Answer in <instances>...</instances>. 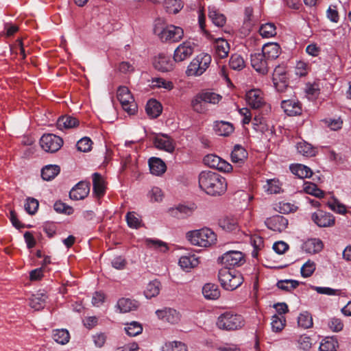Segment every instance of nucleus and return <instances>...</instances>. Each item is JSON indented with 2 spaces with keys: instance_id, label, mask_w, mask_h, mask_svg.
I'll use <instances>...</instances> for the list:
<instances>
[{
  "instance_id": "1",
  "label": "nucleus",
  "mask_w": 351,
  "mask_h": 351,
  "mask_svg": "<svg viewBox=\"0 0 351 351\" xmlns=\"http://www.w3.org/2000/svg\"><path fill=\"white\" fill-rule=\"evenodd\" d=\"M199 188L212 196L223 195L227 190L226 179L217 173L210 171H202L198 177Z\"/></svg>"
},
{
  "instance_id": "2",
  "label": "nucleus",
  "mask_w": 351,
  "mask_h": 351,
  "mask_svg": "<svg viewBox=\"0 0 351 351\" xmlns=\"http://www.w3.org/2000/svg\"><path fill=\"white\" fill-rule=\"evenodd\" d=\"M188 241L195 246L208 247L217 242V234L210 228H202L189 231L186 234Z\"/></svg>"
},
{
  "instance_id": "3",
  "label": "nucleus",
  "mask_w": 351,
  "mask_h": 351,
  "mask_svg": "<svg viewBox=\"0 0 351 351\" xmlns=\"http://www.w3.org/2000/svg\"><path fill=\"white\" fill-rule=\"evenodd\" d=\"M216 325L221 330H235L241 328L245 325V320L240 315L226 311L218 317Z\"/></svg>"
},
{
  "instance_id": "4",
  "label": "nucleus",
  "mask_w": 351,
  "mask_h": 351,
  "mask_svg": "<svg viewBox=\"0 0 351 351\" xmlns=\"http://www.w3.org/2000/svg\"><path fill=\"white\" fill-rule=\"evenodd\" d=\"M218 276L221 286L228 291L236 289L243 281V276L239 271L228 268L221 269Z\"/></svg>"
},
{
  "instance_id": "5",
  "label": "nucleus",
  "mask_w": 351,
  "mask_h": 351,
  "mask_svg": "<svg viewBox=\"0 0 351 351\" xmlns=\"http://www.w3.org/2000/svg\"><path fill=\"white\" fill-rule=\"evenodd\" d=\"M211 62V56L208 53H200L196 56L189 64L186 74L188 76H199L208 68Z\"/></svg>"
},
{
  "instance_id": "6",
  "label": "nucleus",
  "mask_w": 351,
  "mask_h": 351,
  "mask_svg": "<svg viewBox=\"0 0 351 351\" xmlns=\"http://www.w3.org/2000/svg\"><path fill=\"white\" fill-rule=\"evenodd\" d=\"M117 99L122 108L129 114H134L137 110V105L130 90L126 86H120L117 90Z\"/></svg>"
},
{
  "instance_id": "7",
  "label": "nucleus",
  "mask_w": 351,
  "mask_h": 351,
  "mask_svg": "<svg viewBox=\"0 0 351 351\" xmlns=\"http://www.w3.org/2000/svg\"><path fill=\"white\" fill-rule=\"evenodd\" d=\"M224 268L240 267L245 262L244 254L239 250H230L225 252L219 258Z\"/></svg>"
},
{
  "instance_id": "8",
  "label": "nucleus",
  "mask_w": 351,
  "mask_h": 351,
  "mask_svg": "<svg viewBox=\"0 0 351 351\" xmlns=\"http://www.w3.org/2000/svg\"><path fill=\"white\" fill-rule=\"evenodd\" d=\"M40 145L45 152L54 153L61 148L63 140L55 134H45L40 138Z\"/></svg>"
},
{
  "instance_id": "9",
  "label": "nucleus",
  "mask_w": 351,
  "mask_h": 351,
  "mask_svg": "<svg viewBox=\"0 0 351 351\" xmlns=\"http://www.w3.org/2000/svg\"><path fill=\"white\" fill-rule=\"evenodd\" d=\"M203 161L206 166L221 171L230 172L232 169V167L229 162L215 154L206 155Z\"/></svg>"
},
{
  "instance_id": "10",
  "label": "nucleus",
  "mask_w": 351,
  "mask_h": 351,
  "mask_svg": "<svg viewBox=\"0 0 351 351\" xmlns=\"http://www.w3.org/2000/svg\"><path fill=\"white\" fill-rule=\"evenodd\" d=\"M195 43L190 40H186L181 43L175 49L173 59L175 62H182L188 59L193 53Z\"/></svg>"
},
{
  "instance_id": "11",
  "label": "nucleus",
  "mask_w": 351,
  "mask_h": 351,
  "mask_svg": "<svg viewBox=\"0 0 351 351\" xmlns=\"http://www.w3.org/2000/svg\"><path fill=\"white\" fill-rule=\"evenodd\" d=\"M184 36L183 29L178 26L169 25L164 28L159 34L162 41L178 42Z\"/></svg>"
},
{
  "instance_id": "12",
  "label": "nucleus",
  "mask_w": 351,
  "mask_h": 351,
  "mask_svg": "<svg viewBox=\"0 0 351 351\" xmlns=\"http://www.w3.org/2000/svg\"><path fill=\"white\" fill-rule=\"evenodd\" d=\"M270 61L261 53H255L251 56L252 66L258 73L265 75L269 71Z\"/></svg>"
},
{
  "instance_id": "13",
  "label": "nucleus",
  "mask_w": 351,
  "mask_h": 351,
  "mask_svg": "<svg viewBox=\"0 0 351 351\" xmlns=\"http://www.w3.org/2000/svg\"><path fill=\"white\" fill-rule=\"evenodd\" d=\"M174 59L163 53L159 54L154 58V66L156 69L162 72H169L174 68Z\"/></svg>"
},
{
  "instance_id": "14",
  "label": "nucleus",
  "mask_w": 351,
  "mask_h": 351,
  "mask_svg": "<svg viewBox=\"0 0 351 351\" xmlns=\"http://www.w3.org/2000/svg\"><path fill=\"white\" fill-rule=\"evenodd\" d=\"M312 220L319 227H330L335 224V217L329 213L317 210L312 215Z\"/></svg>"
},
{
  "instance_id": "15",
  "label": "nucleus",
  "mask_w": 351,
  "mask_h": 351,
  "mask_svg": "<svg viewBox=\"0 0 351 351\" xmlns=\"http://www.w3.org/2000/svg\"><path fill=\"white\" fill-rule=\"evenodd\" d=\"M154 146L161 150L169 153H172L175 149V143L166 134H158L154 139Z\"/></svg>"
},
{
  "instance_id": "16",
  "label": "nucleus",
  "mask_w": 351,
  "mask_h": 351,
  "mask_svg": "<svg viewBox=\"0 0 351 351\" xmlns=\"http://www.w3.org/2000/svg\"><path fill=\"white\" fill-rule=\"evenodd\" d=\"M245 99L247 104L254 109L262 107L265 104L263 94L259 89H252L247 92Z\"/></svg>"
},
{
  "instance_id": "17",
  "label": "nucleus",
  "mask_w": 351,
  "mask_h": 351,
  "mask_svg": "<svg viewBox=\"0 0 351 351\" xmlns=\"http://www.w3.org/2000/svg\"><path fill=\"white\" fill-rule=\"evenodd\" d=\"M156 314L158 319L163 322L175 324L180 320V313L175 309L170 308H164L162 309L157 310Z\"/></svg>"
},
{
  "instance_id": "18",
  "label": "nucleus",
  "mask_w": 351,
  "mask_h": 351,
  "mask_svg": "<svg viewBox=\"0 0 351 351\" xmlns=\"http://www.w3.org/2000/svg\"><path fill=\"white\" fill-rule=\"evenodd\" d=\"M265 224L273 231L280 232L287 228L288 219L282 215H275L267 219Z\"/></svg>"
},
{
  "instance_id": "19",
  "label": "nucleus",
  "mask_w": 351,
  "mask_h": 351,
  "mask_svg": "<svg viewBox=\"0 0 351 351\" xmlns=\"http://www.w3.org/2000/svg\"><path fill=\"white\" fill-rule=\"evenodd\" d=\"M90 192L89 184L85 182H80L70 191L69 196L74 200L84 199Z\"/></svg>"
},
{
  "instance_id": "20",
  "label": "nucleus",
  "mask_w": 351,
  "mask_h": 351,
  "mask_svg": "<svg viewBox=\"0 0 351 351\" xmlns=\"http://www.w3.org/2000/svg\"><path fill=\"white\" fill-rule=\"evenodd\" d=\"M215 57L216 58L223 59L228 56L230 51V45L228 41L223 38H217L214 43Z\"/></svg>"
},
{
  "instance_id": "21",
  "label": "nucleus",
  "mask_w": 351,
  "mask_h": 351,
  "mask_svg": "<svg viewBox=\"0 0 351 351\" xmlns=\"http://www.w3.org/2000/svg\"><path fill=\"white\" fill-rule=\"evenodd\" d=\"M324 243L318 238H311L306 240L302 244L303 250L308 254H315L322 250Z\"/></svg>"
},
{
  "instance_id": "22",
  "label": "nucleus",
  "mask_w": 351,
  "mask_h": 351,
  "mask_svg": "<svg viewBox=\"0 0 351 351\" xmlns=\"http://www.w3.org/2000/svg\"><path fill=\"white\" fill-rule=\"evenodd\" d=\"M281 107L289 116H295L301 114L302 112L301 104L294 99L282 101Z\"/></svg>"
},
{
  "instance_id": "23",
  "label": "nucleus",
  "mask_w": 351,
  "mask_h": 351,
  "mask_svg": "<svg viewBox=\"0 0 351 351\" xmlns=\"http://www.w3.org/2000/svg\"><path fill=\"white\" fill-rule=\"evenodd\" d=\"M280 51V47L278 43H269L263 45L261 53L271 62L279 56Z\"/></svg>"
},
{
  "instance_id": "24",
  "label": "nucleus",
  "mask_w": 351,
  "mask_h": 351,
  "mask_svg": "<svg viewBox=\"0 0 351 351\" xmlns=\"http://www.w3.org/2000/svg\"><path fill=\"white\" fill-rule=\"evenodd\" d=\"M93 177V194L98 198L102 197L106 191L105 180L99 173H94Z\"/></svg>"
},
{
  "instance_id": "25",
  "label": "nucleus",
  "mask_w": 351,
  "mask_h": 351,
  "mask_svg": "<svg viewBox=\"0 0 351 351\" xmlns=\"http://www.w3.org/2000/svg\"><path fill=\"white\" fill-rule=\"evenodd\" d=\"M195 209V206L194 204L190 206L180 204L175 208H171L169 210V213L173 217L184 218L191 215Z\"/></svg>"
},
{
  "instance_id": "26",
  "label": "nucleus",
  "mask_w": 351,
  "mask_h": 351,
  "mask_svg": "<svg viewBox=\"0 0 351 351\" xmlns=\"http://www.w3.org/2000/svg\"><path fill=\"white\" fill-rule=\"evenodd\" d=\"M199 263V258L194 254L182 256L178 261L180 267L186 271H189L191 269L196 267Z\"/></svg>"
},
{
  "instance_id": "27",
  "label": "nucleus",
  "mask_w": 351,
  "mask_h": 351,
  "mask_svg": "<svg viewBox=\"0 0 351 351\" xmlns=\"http://www.w3.org/2000/svg\"><path fill=\"white\" fill-rule=\"evenodd\" d=\"M162 285L159 280L149 281L145 287L143 293L147 299H152L159 295Z\"/></svg>"
},
{
  "instance_id": "28",
  "label": "nucleus",
  "mask_w": 351,
  "mask_h": 351,
  "mask_svg": "<svg viewBox=\"0 0 351 351\" xmlns=\"http://www.w3.org/2000/svg\"><path fill=\"white\" fill-rule=\"evenodd\" d=\"M148 163L150 172L153 175L160 176L166 171L167 167L165 163L159 158H151Z\"/></svg>"
},
{
  "instance_id": "29",
  "label": "nucleus",
  "mask_w": 351,
  "mask_h": 351,
  "mask_svg": "<svg viewBox=\"0 0 351 351\" xmlns=\"http://www.w3.org/2000/svg\"><path fill=\"white\" fill-rule=\"evenodd\" d=\"M208 10V17L212 22L217 27H223L226 21L225 16L215 5H209Z\"/></svg>"
},
{
  "instance_id": "30",
  "label": "nucleus",
  "mask_w": 351,
  "mask_h": 351,
  "mask_svg": "<svg viewBox=\"0 0 351 351\" xmlns=\"http://www.w3.org/2000/svg\"><path fill=\"white\" fill-rule=\"evenodd\" d=\"M202 294L207 300H217L221 295L218 286L213 283H206L202 287Z\"/></svg>"
},
{
  "instance_id": "31",
  "label": "nucleus",
  "mask_w": 351,
  "mask_h": 351,
  "mask_svg": "<svg viewBox=\"0 0 351 351\" xmlns=\"http://www.w3.org/2000/svg\"><path fill=\"white\" fill-rule=\"evenodd\" d=\"M247 158V151L239 145H234L233 150L231 153V160L233 163H237L239 165L243 164Z\"/></svg>"
},
{
  "instance_id": "32",
  "label": "nucleus",
  "mask_w": 351,
  "mask_h": 351,
  "mask_svg": "<svg viewBox=\"0 0 351 351\" xmlns=\"http://www.w3.org/2000/svg\"><path fill=\"white\" fill-rule=\"evenodd\" d=\"M138 306V302L129 298H121L118 300L117 308L120 313H128L136 310Z\"/></svg>"
},
{
  "instance_id": "33",
  "label": "nucleus",
  "mask_w": 351,
  "mask_h": 351,
  "mask_svg": "<svg viewBox=\"0 0 351 351\" xmlns=\"http://www.w3.org/2000/svg\"><path fill=\"white\" fill-rule=\"evenodd\" d=\"M79 121L71 116L66 115L60 117L57 121V127L59 130L71 129L77 127Z\"/></svg>"
},
{
  "instance_id": "34",
  "label": "nucleus",
  "mask_w": 351,
  "mask_h": 351,
  "mask_svg": "<svg viewBox=\"0 0 351 351\" xmlns=\"http://www.w3.org/2000/svg\"><path fill=\"white\" fill-rule=\"evenodd\" d=\"M191 106L194 112L199 114H205L208 111L207 105L199 93L191 99Z\"/></svg>"
},
{
  "instance_id": "35",
  "label": "nucleus",
  "mask_w": 351,
  "mask_h": 351,
  "mask_svg": "<svg viewBox=\"0 0 351 351\" xmlns=\"http://www.w3.org/2000/svg\"><path fill=\"white\" fill-rule=\"evenodd\" d=\"M214 130L219 136H227L234 131L233 125L226 121H216L214 124Z\"/></svg>"
},
{
  "instance_id": "36",
  "label": "nucleus",
  "mask_w": 351,
  "mask_h": 351,
  "mask_svg": "<svg viewBox=\"0 0 351 351\" xmlns=\"http://www.w3.org/2000/svg\"><path fill=\"white\" fill-rule=\"evenodd\" d=\"M47 296L44 293H37L32 295L29 301V306L36 311L44 308Z\"/></svg>"
},
{
  "instance_id": "37",
  "label": "nucleus",
  "mask_w": 351,
  "mask_h": 351,
  "mask_svg": "<svg viewBox=\"0 0 351 351\" xmlns=\"http://www.w3.org/2000/svg\"><path fill=\"white\" fill-rule=\"evenodd\" d=\"M282 184L278 179H268L263 185L265 191L269 194H277L282 191Z\"/></svg>"
},
{
  "instance_id": "38",
  "label": "nucleus",
  "mask_w": 351,
  "mask_h": 351,
  "mask_svg": "<svg viewBox=\"0 0 351 351\" xmlns=\"http://www.w3.org/2000/svg\"><path fill=\"white\" fill-rule=\"evenodd\" d=\"M162 106L156 99H150L146 105L145 110L151 118L158 117L162 112Z\"/></svg>"
},
{
  "instance_id": "39",
  "label": "nucleus",
  "mask_w": 351,
  "mask_h": 351,
  "mask_svg": "<svg viewBox=\"0 0 351 351\" xmlns=\"http://www.w3.org/2000/svg\"><path fill=\"white\" fill-rule=\"evenodd\" d=\"M60 171V168L58 165H48L42 169L41 176L43 180L49 181L58 176Z\"/></svg>"
},
{
  "instance_id": "40",
  "label": "nucleus",
  "mask_w": 351,
  "mask_h": 351,
  "mask_svg": "<svg viewBox=\"0 0 351 351\" xmlns=\"http://www.w3.org/2000/svg\"><path fill=\"white\" fill-rule=\"evenodd\" d=\"M143 243L146 245V247L150 249L158 250L162 252H165L168 250L167 243L159 239L145 238L143 240Z\"/></svg>"
},
{
  "instance_id": "41",
  "label": "nucleus",
  "mask_w": 351,
  "mask_h": 351,
  "mask_svg": "<svg viewBox=\"0 0 351 351\" xmlns=\"http://www.w3.org/2000/svg\"><path fill=\"white\" fill-rule=\"evenodd\" d=\"M298 153L306 157H311L315 155V149L313 146L306 141H302L297 143L296 145Z\"/></svg>"
},
{
  "instance_id": "42",
  "label": "nucleus",
  "mask_w": 351,
  "mask_h": 351,
  "mask_svg": "<svg viewBox=\"0 0 351 351\" xmlns=\"http://www.w3.org/2000/svg\"><path fill=\"white\" fill-rule=\"evenodd\" d=\"M162 351H188L187 346L178 341L165 343L161 348Z\"/></svg>"
},
{
  "instance_id": "43",
  "label": "nucleus",
  "mask_w": 351,
  "mask_h": 351,
  "mask_svg": "<svg viewBox=\"0 0 351 351\" xmlns=\"http://www.w3.org/2000/svg\"><path fill=\"white\" fill-rule=\"evenodd\" d=\"M52 337L58 343L64 345L69 341L70 335L65 329H56L53 331Z\"/></svg>"
},
{
  "instance_id": "44",
  "label": "nucleus",
  "mask_w": 351,
  "mask_h": 351,
  "mask_svg": "<svg viewBox=\"0 0 351 351\" xmlns=\"http://www.w3.org/2000/svg\"><path fill=\"white\" fill-rule=\"evenodd\" d=\"M292 173L300 178H309L312 176V171L308 167L298 164L291 167Z\"/></svg>"
},
{
  "instance_id": "45",
  "label": "nucleus",
  "mask_w": 351,
  "mask_h": 351,
  "mask_svg": "<svg viewBox=\"0 0 351 351\" xmlns=\"http://www.w3.org/2000/svg\"><path fill=\"white\" fill-rule=\"evenodd\" d=\"M125 219L128 226L131 228L137 229L143 225L141 217L135 212H128Z\"/></svg>"
},
{
  "instance_id": "46",
  "label": "nucleus",
  "mask_w": 351,
  "mask_h": 351,
  "mask_svg": "<svg viewBox=\"0 0 351 351\" xmlns=\"http://www.w3.org/2000/svg\"><path fill=\"white\" fill-rule=\"evenodd\" d=\"M260 35L263 38H270L276 34V27L274 23L263 24L259 29Z\"/></svg>"
},
{
  "instance_id": "47",
  "label": "nucleus",
  "mask_w": 351,
  "mask_h": 351,
  "mask_svg": "<svg viewBox=\"0 0 351 351\" xmlns=\"http://www.w3.org/2000/svg\"><path fill=\"white\" fill-rule=\"evenodd\" d=\"M164 7L169 14H176L183 8L180 0H165Z\"/></svg>"
},
{
  "instance_id": "48",
  "label": "nucleus",
  "mask_w": 351,
  "mask_h": 351,
  "mask_svg": "<svg viewBox=\"0 0 351 351\" xmlns=\"http://www.w3.org/2000/svg\"><path fill=\"white\" fill-rule=\"evenodd\" d=\"M253 128L255 131L261 133H264L269 130V125H268L266 119L260 116H256L252 121Z\"/></svg>"
},
{
  "instance_id": "49",
  "label": "nucleus",
  "mask_w": 351,
  "mask_h": 351,
  "mask_svg": "<svg viewBox=\"0 0 351 351\" xmlns=\"http://www.w3.org/2000/svg\"><path fill=\"white\" fill-rule=\"evenodd\" d=\"M152 86L157 88H164L167 90H171L174 85L171 81L162 77H155L152 80Z\"/></svg>"
},
{
  "instance_id": "50",
  "label": "nucleus",
  "mask_w": 351,
  "mask_h": 351,
  "mask_svg": "<svg viewBox=\"0 0 351 351\" xmlns=\"http://www.w3.org/2000/svg\"><path fill=\"white\" fill-rule=\"evenodd\" d=\"M338 347L337 341L333 337H326L319 345V351H336Z\"/></svg>"
},
{
  "instance_id": "51",
  "label": "nucleus",
  "mask_w": 351,
  "mask_h": 351,
  "mask_svg": "<svg viewBox=\"0 0 351 351\" xmlns=\"http://www.w3.org/2000/svg\"><path fill=\"white\" fill-rule=\"evenodd\" d=\"M229 64L231 69L237 71L242 70L245 66L243 58L241 55L237 53L231 56Z\"/></svg>"
},
{
  "instance_id": "52",
  "label": "nucleus",
  "mask_w": 351,
  "mask_h": 351,
  "mask_svg": "<svg viewBox=\"0 0 351 351\" xmlns=\"http://www.w3.org/2000/svg\"><path fill=\"white\" fill-rule=\"evenodd\" d=\"M303 190L306 193L317 197H322L324 196L323 191L318 189L315 184L312 182H304L303 184Z\"/></svg>"
},
{
  "instance_id": "53",
  "label": "nucleus",
  "mask_w": 351,
  "mask_h": 351,
  "mask_svg": "<svg viewBox=\"0 0 351 351\" xmlns=\"http://www.w3.org/2000/svg\"><path fill=\"white\" fill-rule=\"evenodd\" d=\"M125 330L129 336L135 337L142 332L143 327L140 323L132 322L125 324Z\"/></svg>"
},
{
  "instance_id": "54",
  "label": "nucleus",
  "mask_w": 351,
  "mask_h": 351,
  "mask_svg": "<svg viewBox=\"0 0 351 351\" xmlns=\"http://www.w3.org/2000/svg\"><path fill=\"white\" fill-rule=\"evenodd\" d=\"M271 326L273 331L280 332L284 328L286 319L283 315H274L271 317Z\"/></svg>"
},
{
  "instance_id": "55",
  "label": "nucleus",
  "mask_w": 351,
  "mask_h": 351,
  "mask_svg": "<svg viewBox=\"0 0 351 351\" xmlns=\"http://www.w3.org/2000/svg\"><path fill=\"white\" fill-rule=\"evenodd\" d=\"M202 97H203L204 101L206 105L208 104H217L221 99L222 97L214 92L210 91H205L199 93Z\"/></svg>"
},
{
  "instance_id": "56",
  "label": "nucleus",
  "mask_w": 351,
  "mask_h": 351,
  "mask_svg": "<svg viewBox=\"0 0 351 351\" xmlns=\"http://www.w3.org/2000/svg\"><path fill=\"white\" fill-rule=\"evenodd\" d=\"M299 326L304 328H309L313 326V318L308 312H303L300 314L298 318Z\"/></svg>"
},
{
  "instance_id": "57",
  "label": "nucleus",
  "mask_w": 351,
  "mask_h": 351,
  "mask_svg": "<svg viewBox=\"0 0 351 351\" xmlns=\"http://www.w3.org/2000/svg\"><path fill=\"white\" fill-rule=\"evenodd\" d=\"M299 285V282L295 280H282L277 282V287L282 290L291 291Z\"/></svg>"
},
{
  "instance_id": "58",
  "label": "nucleus",
  "mask_w": 351,
  "mask_h": 351,
  "mask_svg": "<svg viewBox=\"0 0 351 351\" xmlns=\"http://www.w3.org/2000/svg\"><path fill=\"white\" fill-rule=\"evenodd\" d=\"M251 243L254 247V250L252 252V256L254 258H257L258 254V250L263 247V239L262 237L254 235L251 237Z\"/></svg>"
},
{
  "instance_id": "59",
  "label": "nucleus",
  "mask_w": 351,
  "mask_h": 351,
  "mask_svg": "<svg viewBox=\"0 0 351 351\" xmlns=\"http://www.w3.org/2000/svg\"><path fill=\"white\" fill-rule=\"evenodd\" d=\"M316 269V265L314 261L308 260L301 267V275L304 278L310 277Z\"/></svg>"
},
{
  "instance_id": "60",
  "label": "nucleus",
  "mask_w": 351,
  "mask_h": 351,
  "mask_svg": "<svg viewBox=\"0 0 351 351\" xmlns=\"http://www.w3.org/2000/svg\"><path fill=\"white\" fill-rule=\"evenodd\" d=\"M38 201L33 197L26 199L24 207L27 213L29 215H34L38 208Z\"/></svg>"
},
{
  "instance_id": "61",
  "label": "nucleus",
  "mask_w": 351,
  "mask_h": 351,
  "mask_svg": "<svg viewBox=\"0 0 351 351\" xmlns=\"http://www.w3.org/2000/svg\"><path fill=\"white\" fill-rule=\"evenodd\" d=\"M328 206L332 211L341 215L346 214L347 212L346 206L341 204L337 199H333L328 202Z\"/></svg>"
},
{
  "instance_id": "62",
  "label": "nucleus",
  "mask_w": 351,
  "mask_h": 351,
  "mask_svg": "<svg viewBox=\"0 0 351 351\" xmlns=\"http://www.w3.org/2000/svg\"><path fill=\"white\" fill-rule=\"evenodd\" d=\"M311 340L308 336L301 335L297 339V346L299 349L306 351L311 348Z\"/></svg>"
},
{
  "instance_id": "63",
  "label": "nucleus",
  "mask_w": 351,
  "mask_h": 351,
  "mask_svg": "<svg viewBox=\"0 0 351 351\" xmlns=\"http://www.w3.org/2000/svg\"><path fill=\"white\" fill-rule=\"evenodd\" d=\"M77 150L82 152H89L92 147V141L88 137H83L77 143Z\"/></svg>"
},
{
  "instance_id": "64",
  "label": "nucleus",
  "mask_w": 351,
  "mask_h": 351,
  "mask_svg": "<svg viewBox=\"0 0 351 351\" xmlns=\"http://www.w3.org/2000/svg\"><path fill=\"white\" fill-rule=\"evenodd\" d=\"M219 226L223 230L227 231H232L237 228V222L233 219L226 217L219 221Z\"/></svg>"
}]
</instances>
